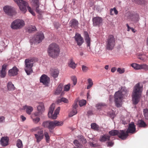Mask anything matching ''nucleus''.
Returning a JSON list of instances; mask_svg holds the SVG:
<instances>
[{
    "label": "nucleus",
    "mask_w": 148,
    "mask_h": 148,
    "mask_svg": "<svg viewBox=\"0 0 148 148\" xmlns=\"http://www.w3.org/2000/svg\"><path fill=\"white\" fill-rule=\"evenodd\" d=\"M8 65L6 64H3L2 66V69L0 72V76L1 77H4L6 75V69Z\"/></svg>",
    "instance_id": "4be33fe9"
},
{
    "label": "nucleus",
    "mask_w": 148,
    "mask_h": 148,
    "mask_svg": "<svg viewBox=\"0 0 148 148\" xmlns=\"http://www.w3.org/2000/svg\"><path fill=\"white\" fill-rule=\"evenodd\" d=\"M128 136V134L126 131L122 130L119 131L118 136L122 140L125 139Z\"/></svg>",
    "instance_id": "f3484780"
},
{
    "label": "nucleus",
    "mask_w": 148,
    "mask_h": 148,
    "mask_svg": "<svg viewBox=\"0 0 148 148\" xmlns=\"http://www.w3.org/2000/svg\"><path fill=\"white\" fill-rule=\"evenodd\" d=\"M123 97V94L121 91H118L115 93L114 95V102L116 106L117 107L121 106Z\"/></svg>",
    "instance_id": "6e6552de"
},
{
    "label": "nucleus",
    "mask_w": 148,
    "mask_h": 148,
    "mask_svg": "<svg viewBox=\"0 0 148 148\" xmlns=\"http://www.w3.org/2000/svg\"><path fill=\"white\" fill-rule=\"evenodd\" d=\"M78 105L76 103H75L73 106V108L76 109L78 107Z\"/></svg>",
    "instance_id": "13d9d810"
},
{
    "label": "nucleus",
    "mask_w": 148,
    "mask_h": 148,
    "mask_svg": "<svg viewBox=\"0 0 148 148\" xmlns=\"http://www.w3.org/2000/svg\"><path fill=\"white\" fill-rule=\"evenodd\" d=\"M137 123V125L139 127H145L147 126V125L145 122L142 120H138Z\"/></svg>",
    "instance_id": "c85d7f7f"
},
{
    "label": "nucleus",
    "mask_w": 148,
    "mask_h": 148,
    "mask_svg": "<svg viewBox=\"0 0 148 148\" xmlns=\"http://www.w3.org/2000/svg\"><path fill=\"white\" fill-rule=\"evenodd\" d=\"M17 4L20 10L25 13L27 11L26 7L29 11L33 15H35V13L32 10L31 8L28 6V3L23 0H14Z\"/></svg>",
    "instance_id": "20e7f679"
},
{
    "label": "nucleus",
    "mask_w": 148,
    "mask_h": 148,
    "mask_svg": "<svg viewBox=\"0 0 148 148\" xmlns=\"http://www.w3.org/2000/svg\"><path fill=\"white\" fill-rule=\"evenodd\" d=\"M5 118L3 116H0V123H2L5 121Z\"/></svg>",
    "instance_id": "4d7b16f0"
},
{
    "label": "nucleus",
    "mask_w": 148,
    "mask_h": 148,
    "mask_svg": "<svg viewBox=\"0 0 148 148\" xmlns=\"http://www.w3.org/2000/svg\"><path fill=\"white\" fill-rule=\"evenodd\" d=\"M102 21L103 19L101 17L96 16L92 18L93 24L94 26H99Z\"/></svg>",
    "instance_id": "ddd939ff"
},
{
    "label": "nucleus",
    "mask_w": 148,
    "mask_h": 148,
    "mask_svg": "<svg viewBox=\"0 0 148 148\" xmlns=\"http://www.w3.org/2000/svg\"><path fill=\"white\" fill-rule=\"evenodd\" d=\"M9 138L7 137H2L1 140L0 142L2 145L5 146L8 145Z\"/></svg>",
    "instance_id": "5701e85b"
},
{
    "label": "nucleus",
    "mask_w": 148,
    "mask_h": 148,
    "mask_svg": "<svg viewBox=\"0 0 148 148\" xmlns=\"http://www.w3.org/2000/svg\"><path fill=\"white\" fill-rule=\"evenodd\" d=\"M86 103V101L84 99L81 100L79 102V105L80 107L85 105Z\"/></svg>",
    "instance_id": "de8ad7c7"
},
{
    "label": "nucleus",
    "mask_w": 148,
    "mask_h": 148,
    "mask_svg": "<svg viewBox=\"0 0 148 148\" xmlns=\"http://www.w3.org/2000/svg\"><path fill=\"white\" fill-rule=\"evenodd\" d=\"M57 102L58 103H60L62 102H63L65 103H69V101L66 98L62 97L60 99H58L57 101Z\"/></svg>",
    "instance_id": "f704fd0d"
},
{
    "label": "nucleus",
    "mask_w": 148,
    "mask_h": 148,
    "mask_svg": "<svg viewBox=\"0 0 148 148\" xmlns=\"http://www.w3.org/2000/svg\"><path fill=\"white\" fill-rule=\"evenodd\" d=\"M116 67H112V68L111 71V72H112V73H114L116 71Z\"/></svg>",
    "instance_id": "052dcab7"
},
{
    "label": "nucleus",
    "mask_w": 148,
    "mask_h": 148,
    "mask_svg": "<svg viewBox=\"0 0 148 148\" xmlns=\"http://www.w3.org/2000/svg\"><path fill=\"white\" fill-rule=\"evenodd\" d=\"M73 143L75 146L77 147H78L80 145V143L76 139L73 141Z\"/></svg>",
    "instance_id": "5fc2aeb1"
},
{
    "label": "nucleus",
    "mask_w": 148,
    "mask_h": 148,
    "mask_svg": "<svg viewBox=\"0 0 148 148\" xmlns=\"http://www.w3.org/2000/svg\"><path fill=\"white\" fill-rule=\"evenodd\" d=\"M35 7H36V12L38 13L39 12H40V10L39 8V6H38V7H37V6H35Z\"/></svg>",
    "instance_id": "e2e57ef3"
},
{
    "label": "nucleus",
    "mask_w": 148,
    "mask_h": 148,
    "mask_svg": "<svg viewBox=\"0 0 148 148\" xmlns=\"http://www.w3.org/2000/svg\"><path fill=\"white\" fill-rule=\"evenodd\" d=\"M130 29L132 30V32L134 33H135L136 32V31L133 28H130Z\"/></svg>",
    "instance_id": "338daca9"
},
{
    "label": "nucleus",
    "mask_w": 148,
    "mask_h": 148,
    "mask_svg": "<svg viewBox=\"0 0 148 148\" xmlns=\"http://www.w3.org/2000/svg\"><path fill=\"white\" fill-rule=\"evenodd\" d=\"M40 112H35L34 113V115L35 116H38L40 114Z\"/></svg>",
    "instance_id": "0e129e2a"
},
{
    "label": "nucleus",
    "mask_w": 148,
    "mask_h": 148,
    "mask_svg": "<svg viewBox=\"0 0 148 148\" xmlns=\"http://www.w3.org/2000/svg\"><path fill=\"white\" fill-rule=\"evenodd\" d=\"M110 117L112 118V119H113L115 117V114L113 112H111V113H110Z\"/></svg>",
    "instance_id": "6e6d98bb"
},
{
    "label": "nucleus",
    "mask_w": 148,
    "mask_h": 148,
    "mask_svg": "<svg viewBox=\"0 0 148 148\" xmlns=\"http://www.w3.org/2000/svg\"><path fill=\"white\" fill-rule=\"evenodd\" d=\"M37 110L39 112L41 113L43 112L45 110V108L43 103H40L38 106L37 108Z\"/></svg>",
    "instance_id": "bb28decb"
},
{
    "label": "nucleus",
    "mask_w": 148,
    "mask_h": 148,
    "mask_svg": "<svg viewBox=\"0 0 148 148\" xmlns=\"http://www.w3.org/2000/svg\"><path fill=\"white\" fill-rule=\"evenodd\" d=\"M117 71L120 74H122L124 73L125 72L124 69H121L120 68H119L117 69Z\"/></svg>",
    "instance_id": "603ef678"
},
{
    "label": "nucleus",
    "mask_w": 148,
    "mask_h": 148,
    "mask_svg": "<svg viewBox=\"0 0 148 148\" xmlns=\"http://www.w3.org/2000/svg\"><path fill=\"white\" fill-rule=\"evenodd\" d=\"M71 86L70 84H68L67 85H65L64 87V90L65 91H68L69 90Z\"/></svg>",
    "instance_id": "c03bdc74"
},
{
    "label": "nucleus",
    "mask_w": 148,
    "mask_h": 148,
    "mask_svg": "<svg viewBox=\"0 0 148 148\" xmlns=\"http://www.w3.org/2000/svg\"><path fill=\"white\" fill-rule=\"evenodd\" d=\"M82 71L84 72H87L89 69L88 67L84 65L82 66Z\"/></svg>",
    "instance_id": "09e8293b"
},
{
    "label": "nucleus",
    "mask_w": 148,
    "mask_h": 148,
    "mask_svg": "<svg viewBox=\"0 0 148 148\" xmlns=\"http://www.w3.org/2000/svg\"><path fill=\"white\" fill-rule=\"evenodd\" d=\"M63 88V85L60 84L58 87L56 91L55 92V95H58L62 91Z\"/></svg>",
    "instance_id": "cd10ccee"
},
{
    "label": "nucleus",
    "mask_w": 148,
    "mask_h": 148,
    "mask_svg": "<svg viewBox=\"0 0 148 148\" xmlns=\"http://www.w3.org/2000/svg\"><path fill=\"white\" fill-rule=\"evenodd\" d=\"M126 26L127 28V31H128V32L130 31L131 27L129 26V25L128 24H126Z\"/></svg>",
    "instance_id": "69168bd1"
},
{
    "label": "nucleus",
    "mask_w": 148,
    "mask_h": 148,
    "mask_svg": "<svg viewBox=\"0 0 148 148\" xmlns=\"http://www.w3.org/2000/svg\"><path fill=\"white\" fill-rule=\"evenodd\" d=\"M59 73V71L57 69H51L50 70V73L51 75L54 78L57 77Z\"/></svg>",
    "instance_id": "aec40b11"
},
{
    "label": "nucleus",
    "mask_w": 148,
    "mask_h": 148,
    "mask_svg": "<svg viewBox=\"0 0 148 148\" xmlns=\"http://www.w3.org/2000/svg\"><path fill=\"white\" fill-rule=\"evenodd\" d=\"M32 2L34 7L39 6V3L38 0H32Z\"/></svg>",
    "instance_id": "4c0bfd02"
},
{
    "label": "nucleus",
    "mask_w": 148,
    "mask_h": 148,
    "mask_svg": "<svg viewBox=\"0 0 148 148\" xmlns=\"http://www.w3.org/2000/svg\"><path fill=\"white\" fill-rule=\"evenodd\" d=\"M88 81L89 84L87 86V88L89 89L92 86L93 83L92 79L90 78L88 79Z\"/></svg>",
    "instance_id": "c9c22d12"
},
{
    "label": "nucleus",
    "mask_w": 148,
    "mask_h": 148,
    "mask_svg": "<svg viewBox=\"0 0 148 148\" xmlns=\"http://www.w3.org/2000/svg\"><path fill=\"white\" fill-rule=\"evenodd\" d=\"M18 71V69L16 66H14L12 69L9 70L8 72V75L10 76H16L17 75Z\"/></svg>",
    "instance_id": "a211bd4d"
},
{
    "label": "nucleus",
    "mask_w": 148,
    "mask_h": 148,
    "mask_svg": "<svg viewBox=\"0 0 148 148\" xmlns=\"http://www.w3.org/2000/svg\"><path fill=\"white\" fill-rule=\"evenodd\" d=\"M106 106V105L105 103H98L95 105L97 109L99 110H101Z\"/></svg>",
    "instance_id": "c756f323"
},
{
    "label": "nucleus",
    "mask_w": 148,
    "mask_h": 148,
    "mask_svg": "<svg viewBox=\"0 0 148 148\" xmlns=\"http://www.w3.org/2000/svg\"><path fill=\"white\" fill-rule=\"evenodd\" d=\"M21 118L22 119V121H24L26 119V118L23 115L21 116Z\"/></svg>",
    "instance_id": "bf43d9fd"
},
{
    "label": "nucleus",
    "mask_w": 148,
    "mask_h": 148,
    "mask_svg": "<svg viewBox=\"0 0 148 148\" xmlns=\"http://www.w3.org/2000/svg\"><path fill=\"white\" fill-rule=\"evenodd\" d=\"M44 135L45 137L46 141L47 143L48 142L50 139V137L48 133L47 132H45L44 133Z\"/></svg>",
    "instance_id": "49530a36"
},
{
    "label": "nucleus",
    "mask_w": 148,
    "mask_h": 148,
    "mask_svg": "<svg viewBox=\"0 0 148 148\" xmlns=\"http://www.w3.org/2000/svg\"><path fill=\"white\" fill-rule=\"evenodd\" d=\"M126 131L128 134H134L136 132V126L133 122L129 124L128 128Z\"/></svg>",
    "instance_id": "f8f14e48"
},
{
    "label": "nucleus",
    "mask_w": 148,
    "mask_h": 148,
    "mask_svg": "<svg viewBox=\"0 0 148 148\" xmlns=\"http://www.w3.org/2000/svg\"><path fill=\"white\" fill-rule=\"evenodd\" d=\"M4 11L7 15L12 16L16 14V12L12 7L9 6H5L3 8Z\"/></svg>",
    "instance_id": "9d476101"
},
{
    "label": "nucleus",
    "mask_w": 148,
    "mask_h": 148,
    "mask_svg": "<svg viewBox=\"0 0 148 148\" xmlns=\"http://www.w3.org/2000/svg\"><path fill=\"white\" fill-rule=\"evenodd\" d=\"M115 39L113 35H109L106 42V49L109 51L113 49L115 45Z\"/></svg>",
    "instance_id": "39448f33"
},
{
    "label": "nucleus",
    "mask_w": 148,
    "mask_h": 148,
    "mask_svg": "<svg viewBox=\"0 0 148 148\" xmlns=\"http://www.w3.org/2000/svg\"><path fill=\"white\" fill-rule=\"evenodd\" d=\"M84 34L85 40L86 42L88 47H89L90 45V39L89 37V36L87 32L85 31L84 32Z\"/></svg>",
    "instance_id": "412c9836"
},
{
    "label": "nucleus",
    "mask_w": 148,
    "mask_h": 148,
    "mask_svg": "<svg viewBox=\"0 0 148 148\" xmlns=\"http://www.w3.org/2000/svg\"><path fill=\"white\" fill-rule=\"evenodd\" d=\"M110 14L111 15H113L114 14H118V11L115 8L111 9L110 10Z\"/></svg>",
    "instance_id": "58836bf2"
},
{
    "label": "nucleus",
    "mask_w": 148,
    "mask_h": 148,
    "mask_svg": "<svg viewBox=\"0 0 148 148\" xmlns=\"http://www.w3.org/2000/svg\"><path fill=\"white\" fill-rule=\"evenodd\" d=\"M25 70L27 75H29L33 72L32 67L33 66L34 60L33 59H26L25 60Z\"/></svg>",
    "instance_id": "423d86ee"
},
{
    "label": "nucleus",
    "mask_w": 148,
    "mask_h": 148,
    "mask_svg": "<svg viewBox=\"0 0 148 148\" xmlns=\"http://www.w3.org/2000/svg\"><path fill=\"white\" fill-rule=\"evenodd\" d=\"M28 29L29 32L31 33L33 31H35L36 30V28L35 26L31 25L29 27Z\"/></svg>",
    "instance_id": "a19ab883"
},
{
    "label": "nucleus",
    "mask_w": 148,
    "mask_h": 148,
    "mask_svg": "<svg viewBox=\"0 0 148 148\" xmlns=\"http://www.w3.org/2000/svg\"><path fill=\"white\" fill-rule=\"evenodd\" d=\"M77 113V112L76 109L73 108L72 110L70 113L69 116L70 117H72L74 115L76 114Z\"/></svg>",
    "instance_id": "a18cd8bd"
},
{
    "label": "nucleus",
    "mask_w": 148,
    "mask_h": 148,
    "mask_svg": "<svg viewBox=\"0 0 148 148\" xmlns=\"http://www.w3.org/2000/svg\"><path fill=\"white\" fill-rule=\"evenodd\" d=\"M68 64L69 66L73 69H75L76 67L77 64L75 63L73 59L69 60Z\"/></svg>",
    "instance_id": "393cba45"
},
{
    "label": "nucleus",
    "mask_w": 148,
    "mask_h": 148,
    "mask_svg": "<svg viewBox=\"0 0 148 148\" xmlns=\"http://www.w3.org/2000/svg\"><path fill=\"white\" fill-rule=\"evenodd\" d=\"M24 25V22L23 20L16 19L11 23V27L13 29H17L21 28Z\"/></svg>",
    "instance_id": "1a4fd4ad"
},
{
    "label": "nucleus",
    "mask_w": 148,
    "mask_h": 148,
    "mask_svg": "<svg viewBox=\"0 0 148 148\" xmlns=\"http://www.w3.org/2000/svg\"><path fill=\"white\" fill-rule=\"evenodd\" d=\"M143 114L146 119H148V110L144 109L143 111Z\"/></svg>",
    "instance_id": "79ce46f5"
},
{
    "label": "nucleus",
    "mask_w": 148,
    "mask_h": 148,
    "mask_svg": "<svg viewBox=\"0 0 148 148\" xmlns=\"http://www.w3.org/2000/svg\"><path fill=\"white\" fill-rule=\"evenodd\" d=\"M16 146L18 148H23V144L21 140L20 139H18L17 140Z\"/></svg>",
    "instance_id": "e433bc0d"
},
{
    "label": "nucleus",
    "mask_w": 148,
    "mask_h": 148,
    "mask_svg": "<svg viewBox=\"0 0 148 148\" xmlns=\"http://www.w3.org/2000/svg\"><path fill=\"white\" fill-rule=\"evenodd\" d=\"M107 146L108 147H112L114 144V143L112 141H107Z\"/></svg>",
    "instance_id": "864d4df0"
},
{
    "label": "nucleus",
    "mask_w": 148,
    "mask_h": 148,
    "mask_svg": "<svg viewBox=\"0 0 148 148\" xmlns=\"http://www.w3.org/2000/svg\"><path fill=\"white\" fill-rule=\"evenodd\" d=\"M63 124L62 121L54 120L52 121H47L44 122L42 125L45 127L48 128L50 132H52V130L56 126H60Z\"/></svg>",
    "instance_id": "7ed1b4c3"
},
{
    "label": "nucleus",
    "mask_w": 148,
    "mask_h": 148,
    "mask_svg": "<svg viewBox=\"0 0 148 148\" xmlns=\"http://www.w3.org/2000/svg\"><path fill=\"white\" fill-rule=\"evenodd\" d=\"M34 135L36 139V142L39 143L43 138V131L42 130H40L38 131L37 133L35 134Z\"/></svg>",
    "instance_id": "dca6fc26"
},
{
    "label": "nucleus",
    "mask_w": 148,
    "mask_h": 148,
    "mask_svg": "<svg viewBox=\"0 0 148 148\" xmlns=\"http://www.w3.org/2000/svg\"><path fill=\"white\" fill-rule=\"evenodd\" d=\"M131 66L136 70H140V64L136 63L131 64Z\"/></svg>",
    "instance_id": "2f4dec72"
},
{
    "label": "nucleus",
    "mask_w": 148,
    "mask_h": 148,
    "mask_svg": "<svg viewBox=\"0 0 148 148\" xmlns=\"http://www.w3.org/2000/svg\"><path fill=\"white\" fill-rule=\"evenodd\" d=\"M33 122L35 123H37L39 122L40 120L39 117H37L32 119Z\"/></svg>",
    "instance_id": "3c124183"
},
{
    "label": "nucleus",
    "mask_w": 148,
    "mask_h": 148,
    "mask_svg": "<svg viewBox=\"0 0 148 148\" xmlns=\"http://www.w3.org/2000/svg\"><path fill=\"white\" fill-rule=\"evenodd\" d=\"M74 38L77 45L79 46L81 45L84 42L83 38L79 34H76Z\"/></svg>",
    "instance_id": "2eb2a0df"
},
{
    "label": "nucleus",
    "mask_w": 148,
    "mask_h": 148,
    "mask_svg": "<svg viewBox=\"0 0 148 148\" xmlns=\"http://www.w3.org/2000/svg\"><path fill=\"white\" fill-rule=\"evenodd\" d=\"M71 80L73 82L74 85L76 84L77 82V79L75 76H72L71 77Z\"/></svg>",
    "instance_id": "8fccbe9b"
},
{
    "label": "nucleus",
    "mask_w": 148,
    "mask_h": 148,
    "mask_svg": "<svg viewBox=\"0 0 148 148\" xmlns=\"http://www.w3.org/2000/svg\"><path fill=\"white\" fill-rule=\"evenodd\" d=\"M7 87L9 90H14L15 87L14 85L11 82H9L8 83Z\"/></svg>",
    "instance_id": "7c9ffc66"
},
{
    "label": "nucleus",
    "mask_w": 148,
    "mask_h": 148,
    "mask_svg": "<svg viewBox=\"0 0 148 148\" xmlns=\"http://www.w3.org/2000/svg\"><path fill=\"white\" fill-rule=\"evenodd\" d=\"M119 131L116 130H112L110 131L109 132V134L112 136H114L115 135L118 136Z\"/></svg>",
    "instance_id": "473e14b6"
},
{
    "label": "nucleus",
    "mask_w": 148,
    "mask_h": 148,
    "mask_svg": "<svg viewBox=\"0 0 148 148\" xmlns=\"http://www.w3.org/2000/svg\"><path fill=\"white\" fill-rule=\"evenodd\" d=\"M110 136L106 134L101 136L99 138V140L102 142L109 141L110 140Z\"/></svg>",
    "instance_id": "6ab92c4d"
},
{
    "label": "nucleus",
    "mask_w": 148,
    "mask_h": 148,
    "mask_svg": "<svg viewBox=\"0 0 148 148\" xmlns=\"http://www.w3.org/2000/svg\"><path fill=\"white\" fill-rule=\"evenodd\" d=\"M47 51L49 56L53 58H55L58 57L60 53L59 47L56 43H52L49 46Z\"/></svg>",
    "instance_id": "f257e3e1"
},
{
    "label": "nucleus",
    "mask_w": 148,
    "mask_h": 148,
    "mask_svg": "<svg viewBox=\"0 0 148 148\" xmlns=\"http://www.w3.org/2000/svg\"><path fill=\"white\" fill-rule=\"evenodd\" d=\"M50 81V78L47 75L43 74L40 77V82L46 86H48Z\"/></svg>",
    "instance_id": "4468645a"
},
{
    "label": "nucleus",
    "mask_w": 148,
    "mask_h": 148,
    "mask_svg": "<svg viewBox=\"0 0 148 148\" xmlns=\"http://www.w3.org/2000/svg\"><path fill=\"white\" fill-rule=\"evenodd\" d=\"M138 58L143 61H146V59L145 58L143 57H138Z\"/></svg>",
    "instance_id": "680f3d73"
},
{
    "label": "nucleus",
    "mask_w": 148,
    "mask_h": 148,
    "mask_svg": "<svg viewBox=\"0 0 148 148\" xmlns=\"http://www.w3.org/2000/svg\"><path fill=\"white\" fill-rule=\"evenodd\" d=\"M55 104H52L50 107L48 113V117L49 118H51L53 119H56L57 117V115L59 113L60 109V107H58L55 111L54 114H53L52 113L55 108Z\"/></svg>",
    "instance_id": "0eeeda50"
},
{
    "label": "nucleus",
    "mask_w": 148,
    "mask_h": 148,
    "mask_svg": "<svg viewBox=\"0 0 148 148\" xmlns=\"http://www.w3.org/2000/svg\"><path fill=\"white\" fill-rule=\"evenodd\" d=\"M108 65H106L105 66V69L106 70H108Z\"/></svg>",
    "instance_id": "774afa93"
},
{
    "label": "nucleus",
    "mask_w": 148,
    "mask_h": 148,
    "mask_svg": "<svg viewBox=\"0 0 148 148\" xmlns=\"http://www.w3.org/2000/svg\"><path fill=\"white\" fill-rule=\"evenodd\" d=\"M142 87L139 83L136 84L134 87L132 93V101L134 104H136L139 102L141 96Z\"/></svg>",
    "instance_id": "f03ea898"
},
{
    "label": "nucleus",
    "mask_w": 148,
    "mask_h": 148,
    "mask_svg": "<svg viewBox=\"0 0 148 148\" xmlns=\"http://www.w3.org/2000/svg\"><path fill=\"white\" fill-rule=\"evenodd\" d=\"M24 108L26 110L27 113L29 115L31 114L33 110V107L29 106H25L24 107Z\"/></svg>",
    "instance_id": "a878e982"
},
{
    "label": "nucleus",
    "mask_w": 148,
    "mask_h": 148,
    "mask_svg": "<svg viewBox=\"0 0 148 148\" xmlns=\"http://www.w3.org/2000/svg\"><path fill=\"white\" fill-rule=\"evenodd\" d=\"M71 26L72 28L75 29L76 28L78 27L79 24L78 21L75 19H73L71 20L70 22Z\"/></svg>",
    "instance_id": "b1692460"
},
{
    "label": "nucleus",
    "mask_w": 148,
    "mask_h": 148,
    "mask_svg": "<svg viewBox=\"0 0 148 148\" xmlns=\"http://www.w3.org/2000/svg\"><path fill=\"white\" fill-rule=\"evenodd\" d=\"M140 69H143L145 71L148 70V66L146 64H140Z\"/></svg>",
    "instance_id": "37998d69"
},
{
    "label": "nucleus",
    "mask_w": 148,
    "mask_h": 148,
    "mask_svg": "<svg viewBox=\"0 0 148 148\" xmlns=\"http://www.w3.org/2000/svg\"><path fill=\"white\" fill-rule=\"evenodd\" d=\"M44 34L42 32L38 33L36 36L33 38V40L34 43H39L41 42L42 40L44 38Z\"/></svg>",
    "instance_id": "9b49d317"
},
{
    "label": "nucleus",
    "mask_w": 148,
    "mask_h": 148,
    "mask_svg": "<svg viewBox=\"0 0 148 148\" xmlns=\"http://www.w3.org/2000/svg\"><path fill=\"white\" fill-rule=\"evenodd\" d=\"M136 3L141 5H144L146 3L145 0H134Z\"/></svg>",
    "instance_id": "72a5a7b5"
},
{
    "label": "nucleus",
    "mask_w": 148,
    "mask_h": 148,
    "mask_svg": "<svg viewBox=\"0 0 148 148\" xmlns=\"http://www.w3.org/2000/svg\"><path fill=\"white\" fill-rule=\"evenodd\" d=\"M91 128L95 130H97L99 128V126L95 123L91 124Z\"/></svg>",
    "instance_id": "ea45409f"
}]
</instances>
